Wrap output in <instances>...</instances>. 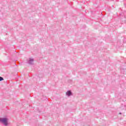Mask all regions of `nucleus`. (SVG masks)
I'll list each match as a JSON object with an SVG mask.
<instances>
[{"label":"nucleus","instance_id":"f257e3e1","mask_svg":"<svg viewBox=\"0 0 126 126\" xmlns=\"http://www.w3.org/2000/svg\"><path fill=\"white\" fill-rule=\"evenodd\" d=\"M0 123H1V124H2L3 126H8V118H7V117H3L0 118Z\"/></svg>","mask_w":126,"mask_h":126},{"label":"nucleus","instance_id":"f03ea898","mask_svg":"<svg viewBox=\"0 0 126 126\" xmlns=\"http://www.w3.org/2000/svg\"><path fill=\"white\" fill-rule=\"evenodd\" d=\"M65 95L66 96H67V97H70V96H72V92H71V91H67L66 93H65Z\"/></svg>","mask_w":126,"mask_h":126},{"label":"nucleus","instance_id":"7ed1b4c3","mask_svg":"<svg viewBox=\"0 0 126 126\" xmlns=\"http://www.w3.org/2000/svg\"><path fill=\"white\" fill-rule=\"evenodd\" d=\"M34 63V60L32 58H30L29 60V63H30V64H33Z\"/></svg>","mask_w":126,"mask_h":126},{"label":"nucleus","instance_id":"20e7f679","mask_svg":"<svg viewBox=\"0 0 126 126\" xmlns=\"http://www.w3.org/2000/svg\"><path fill=\"white\" fill-rule=\"evenodd\" d=\"M2 80H3V78L0 77V81H1Z\"/></svg>","mask_w":126,"mask_h":126},{"label":"nucleus","instance_id":"39448f33","mask_svg":"<svg viewBox=\"0 0 126 126\" xmlns=\"http://www.w3.org/2000/svg\"><path fill=\"white\" fill-rule=\"evenodd\" d=\"M119 115H122V112H120Z\"/></svg>","mask_w":126,"mask_h":126},{"label":"nucleus","instance_id":"423d86ee","mask_svg":"<svg viewBox=\"0 0 126 126\" xmlns=\"http://www.w3.org/2000/svg\"><path fill=\"white\" fill-rule=\"evenodd\" d=\"M41 111H39V113H40Z\"/></svg>","mask_w":126,"mask_h":126}]
</instances>
